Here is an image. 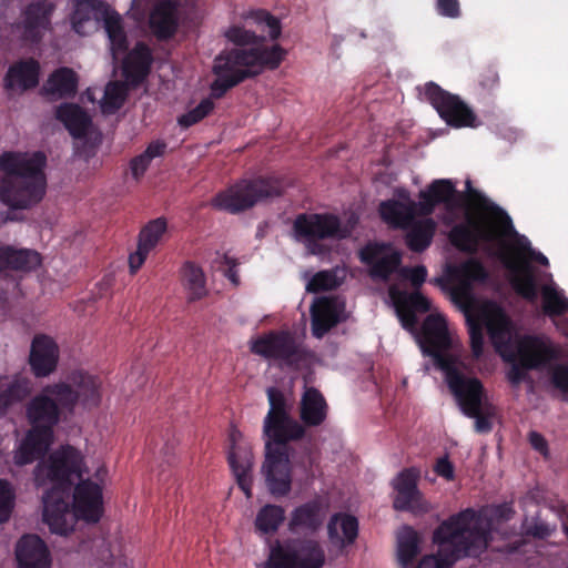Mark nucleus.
Wrapping results in <instances>:
<instances>
[{
	"label": "nucleus",
	"mask_w": 568,
	"mask_h": 568,
	"mask_svg": "<svg viewBox=\"0 0 568 568\" xmlns=\"http://www.w3.org/2000/svg\"><path fill=\"white\" fill-rule=\"evenodd\" d=\"M467 194L456 192V184L448 179L435 180L419 192V207L424 216L430 215L437 204H444L440 221L453 226L449 239L453 245L476 252L479 247L496 256L505 266L508 280L517 294L535 303L542 297L545 313L550 316L565 311L566 302L558 292L551 275L532 265H548L547 257L535 251L527 237L519 235L510 217L499 206L466 182Z\"/></svg>",
	"instance_id": "nucleus-1"
},
{
	"label": "nucleus",
	"mask_w": 568,
	"mask_h": 568,
	"mask_svg": "<svg viewBox=\"0 0 568 568\" xmlns=\"http://www.w3.org/2000/svg\"><path fill=\"white\" fill-rule=\"evenodd\" d=\"M87 471L82 453L64 445L41 459L34 468V483L47 488L43 494V521L50 531L65 536L74 529L78 519L97 523L102 515V491L98 484L83 480L74 488L73 508L70 489Z\"/></svg>",
	"instance_id": "nucleus-2"
},
{
	"label": "nucleus",
	"mask_w": 568,
	"mask_h": 568,
	"mask_svg": "<svg viewBox=\"0 0 568 568\" xmlns=\"http://www.w3.org/2000/svg\"><path fill=\"white\" fill-rule=\"evenodd\" d=\"M493 519L488 509L466 508L443 521L433 534L437 554H420L422 538L413 528L404 526L397 534L396 559L400 568H450L465 557H478L488 547Z\"/></svg>",
	"instance_id": "nucleus-3"
},
{
	"label": "nucleus",
	"mask_w": 568,
	"mask_h": 568,
	"mask_svg": "<svg viewBox=\"0 0 568 568\" xmlns=\"http://www.w3.org/2000/svg\"><path fill=\"white\" fill-rule=\"evenodd\" d=\"M467 323L474 359L484 353L483 329L486 328L495 351L504 361L513 363L508 379L515 385L524 379L525 368L552 367L557 361L559 349L549 338L519 337L511 318L494 302H485L475 314H468Z\"/></svg>",
	"instance_id": "nucleus-4"
},
{
	"label": "nucleus",
	"mask_w": 568,
	"mask_h": 568,
	"mask_svg": "<svg viewBox=\"0 0 568 568\" xmlns=\"http://www.w3.org/2000/svg\"><path fill=\"white\" fill-rule=\"evenodd\" d=\"M225 37L239 48L221 52L214 60L211 84L214 98H221L245 78L260 73L263 68L275 69L283 61L286 51L278 44L264 47L254 34L241 27H232Z\"/></svg>",
	"instance_id": "nucleus-5"
},
{
	"label": "nucleus",
	"mask_w": 568,
	"mask_h": 568,
	"mask_svg": "<svg viewBox=\"0 0 568 568\" xmlns=\"http://www.w3.org/2000/svg\"><path fill=\"white\" fill-rule=\"evenodd\" d=\"M41 152H7L0 156V201L12 209H28L39 203L47 190Z\"/></svg>",
	"instance_id": "nucleus-6"
},
{
	"label": "nucleus",
	"mask_w": 568,
	"mask_h": 568,
	"mask_svg": "<svg viewBox=\"0 0 568 568\" xmlns=\"http://www.w3.org/2000/svg\"><path fill=\"white\" fill-rule=\"evenodd\" d=\"M68 393L59 383L45 386L27 406L32 428L14 454L18 465H27L45 453L53 442V426L67 413Z\"/></svg>",
	"instance_id": "nucleus-7"
},
{
	"label": "nucleus",
	"mask_w": 568,
	"mask_h": 568,
	"mask_svg": "<svg viewBox=\"0 0 568 568\" xmlns=\"http://www.w3.org/2000/svg\"><path fill=\"white\" fill-rule=\"evenodd\" d=\"M418 344L424 354L434 357L436 366L444 373L446 383L448 373L457 376L469 373L463 357L460 341L450 333L442 314L432 313L426 317Z\"/></svg>",
	"instance_id": "nucleus-8"
},
{
	"label": "nucleus",
	"mask_w": 568,
	"mask_h": 568,
	"mask_svg": "<svg viewBox=\"0 0 568 568\" xmlns=\"http://www.w3.org/2000/svg\"><path fill=\"white\" fill-rule=\"evenodd\" d=\"M72 28L80 36H88L103 21L114 61L124 57L128 49L121 17L105 3L98 0H73Z\"/></svg>",
	"instance_id": "nucleus-9"
},
{
	"label": "nucleus",
	"mask_w": 568,
	"mask_h": 568,
	"mask_svg": "<svg viewBox=\"0 0 568 568\" xmlns=\"http://www.w3.org/2000/svg\"><path fill=\"white\" fill-rule=\"evenodd\" d=\"M357 219L351 217L347 223L331 213H303L296 216L293 224L294 239L304 244L307 252L313 255H322L327 248L321 242L347 237Z\"/></svg>",
	"instance_id": "nucleus-10"
},
{
	"label": "nucleus",
	"mask_w": 568,
	"mask_h": 568,
	"mask_svg": "<svg viewBox=\"0 0 568 568\" xmlns=\"http://www.w3.org/2000/svg\"><path fill=\"white\" fill-rule=\"evenodd\" d=\"M284 191L283 183L276 178H258L242 180L220 192L212 199V206L230 213H239L255 204L280 196Z\"/></svg>",
	"instance_id": "nucleus-11"
},
{
	"label": "nucleus",
	"mask_w": 568,
	"mask_h": 568,
	"mask_svg": "<svg viewBox=\"0 0 568 568\" xmlns=\"http://www.w3.org/2000/svg\"><path fill=\"white\" fill-rule=\"evenodd\" d=\"M450 392L457 399L463 413L475 418V428L478 433L491 429L490 419L495 415V407L489 403L480 381L468 375L457 376L448 373Z\"/></svg>",
	"instance_id": "nucleus-12"
},
{
	"label": "nucleus",
	"mask_w": 568,
	"mask_h": 568,
	"mask_svg": "<svg viewBox=\"0 0 568 568\" xmlns=\"http://www.w3.org/2000/svg\"><path fill=\"white\" fill-rule=\"evenodd\" d=\"M266 394L270 409L263 423L265 443L286 446L287 442L302 438L304 426L291 417L293 402L276 387L267 388Z\"/></svg>",
	"instance_id": "nucleus-13"
},
{
	"label": "nucleus",
	"mask_w": 568,
	"mask_h": 568,
	"mask_svg": "<svg viewBox=\"0 0 568 568\" xmlns=\"http://www.w3.org/2000/svg\"><path fill=\"white\" fill-rule=\"evenodd\" d=\"M325 554L321 545L312 539L286 540L271 548L267 568H322Z\"/></svg>",
	"instance_id": "nucleus-14"
},
{
	"label": "nucleus",
	"mask_w": 568,
	"mask_h": 568,
	"mask_svg": "<svg viewBox=\"0 0 568 568\" xmlns=\"http://www.w3.org/2000/svg\"><path fill=\"white\" fill-rule=\"evenodd\" d=\"M251 351L282 367L300 368L308 363L311 354L287 332L270 333L251 343Z\"/></svg>",
	"instance_id": "nucleus-15"
},
{
	"label": "nucleus",
	"mask_w": 568,
	"mask_h": 568,
	"mask_svg": "<svg viewBox=\"0 0 568 568\" xmlns=\"http://www.w3.org/2000/svg\"><path fill=\"white\" fill-rule=\"evenodd\" d=\"M261 474L272 496L285 497L290 494L292 489V466L286 446L265 443Z\"/></svg>",
	"instance_id": "nucleus-16"
},
{
	"label": "nucleus",
	"mask_w": 568,
	"mask_h": 568,
	"mask_svg": "<svg viewBox=\"0 0 568 568\" xmlns=\"http://www.w3.org/2000/svg\"><path fill=\"white\" fill-rule=\"evenodd\" d=\"M59 384L68 393V414L74 413L77 408L92 410L102 402V381L95 375L75 371L69 375L68 382Z\"/></svg>",
	"instance_id": "nucleus-17"
},
{
	"label": "nucleus",
	"mask_w": 568,
	"mask_h": 568,
	"mask_svg": "<svg viewBox=\"0 0 568 568\" xmlns=\"http://www.w3.org/2000/svg\"><path fill=\"white\" fill-rule=\"evenodd\" d=\"M425 95L447 124L455 128L476 125L475 115L458 97L442 90L435 83L426 84Z\"/></svg>",
	"instance_id": "nucleus-18"
},
{
	"label": "nucleus",
	"mask_w": 568,
	"mask_h": 568,
	"mask_svg": "<svg viewBox=\"0 0 568 568\" xmlns=\"http://www.w3.org/2000/svg\"><path fill=\"white\" fill-rule=\"evenodd\" d=\"M227 459L239 487L250 499L252 497L253 453L242 433L235 428H232L229 434Z\"/></svg>",
	"instance_id": "nucleus-19"
},
{
	"label": "nucleus",
	"mask_w": 568,
	"mask_h": 568,
	"mask_svg": "<svg viewBox=\"0 0 568 568\" xmlns=\"http://www.w3.org/2000/svg\"><path fill=\"white\" fill-rule=\"evenodd\" d=\"M419 475V470L412 467L404 469L393 479L392 484L396 493L393 501L395 509L416 514L427 513L432 509V505L417 488Z\"/></svg>",
	"instance_id": "nucleus-20"
},
{
	"label": "nucleus",
	"mask_w": 568,
	"mask_h": 568,
	"mask_svg": "<svg viewBox=\"0 0 568 568\" xmlns=\"http://www.w3.org/2000/svg\"><path fill=\"white\" fill-rule=\"evenodd\" d=\"M379 213L384 222L395 229H408V226L422 214L419 202L410 199L409 193L398 189L395 196L384 201L379 205Z\"/></svg>",
	"instance_id": "nucleus-21"
},
{
	"label": "nucleus",
	"mask_w": 568,
	"mask_h": 568,
	"mask_svg": "<svg viewBox=\"0 0 568 568\" xmlns=\"http://www.w3.org/2000/svg\"><path fill=\"white\" fill-rule=\"evenodd\" d=\"M327 511V504L320 498L306 501L291 511L287 528L294 535H313L322 527Z\"/></svg>",
	"instance_id": "nucleus-22"
},
{
	"label": "nucleus",
	"mask_w": 568,
	"mask_h": 568,
	"mask_svg": "<svg viewBox=\"0 0 568 568\" xmlns=\"http://www.w3.org/2000/svg\"><path fill=\"white\" fill-rule=\"evenodd\" d=\"M374 278L386 280L400 264V253L388 244H367L359 253Z\"/></svg>",
	"instance_id": "nucleus-23"
},
{
	"label": "nucleus",
	"mask_w": 568,
	"mask_h": 568,
	"mask_svg": "<svg viewBox=\"0 0 568 568\" xmlns=\"http://www.w3.org/2000/svg\"><path fill=\"white\" fill-rule=\"evenodd\" d=\"M388 295L403 326L409 331L417 322L415 312L424 313L430 310V301L419 292L407 293L392 285Z\"/></svg>",
	"instance_id": "nucleus-24"
},
{
	"label": "nucleus",
	"mask_w": 568,
	"mask_h": 568,
	"mask_svg": "<svg viewBox=\"0 0 568 568\" xmlns=\"http://www.w3.org/2000/svg\"><path fill=\"white\" fill-rule=\"evenodd\" d=\"M311 313L313 335L321 338L345 318V304L338 297H321L313 303Z\"/></svg>",
	"instance_id": "nucleus-25"
},
{
	"label": "nucleus",
	"mask_w": 568,
	"mask_h": 568,
	"mask_svg": "<svg viewBox=\"0 0 568 568\" xmlns=\"http://www.w3.org/2000/svg\"><path fill=\"white\" fill-rule=\"evenodd\" d=\"M19 568H50L51 556L44 541L36 535H26L16 546Z\"/></svg>",
	"instance_id": "nucleus-26"
},
{
	"label": "nucleus",
	"mask_w": 568,
	"mask_h": 568,
	"mask_svg": "<svg viewBox=\"0 0 568 568\" xmlns=\"http://www.w3.org/2000/svg\"><path fill=\"white\" fill-rule=\"evenodd\" d=\"M40 64L29 58L17 61L9 69L4 78V88L11 94H20L39 83Z\"/></svg>",
	"instance_id": "nucleus-27"
},
{
	"label": "nucleus",
	"mask_w": 568,
	"mask_h": 568,
	"mask_svg": "<svg viewBox=\"0 0 568 568\" xmlns=\"http://www.w3.org/2000/svg\"><path fill=\"white\" fill-rule=\"evenodd\" d=\"M59 349L55 342L45 335L34 337L31 345L30 365L36 376L45 377L57 367Z\"/></svg>",
	"instance_id": "nucleus-28"
},
{
	"label": "nucleus",
	"mask_w": 568,
	"mask_h": 568,
	"mask_svg": "<svg viewBox=\"0 0 568 568\" xmlns=\"http://www.w3.org/2000/svg\"><path fill=\"white\" fill-rule=\"evenodd\" d=\"M53 8L50 3H36L28 7L22 23L16 28L26 41H39L49 29L50 14Z\"/></svg>",
	"instance_id": "nucleus-29"
},
{
	"label": "nucleus",
	"mask_w": 568,
	"mask_h": 568,
	"mask_svg": "<svg viewBox=\"0 0 568 568\" xmlns=\"http://www.w3.org/2000/svg\"><path fill=\"white\" fill-rule=\"evenodd\" d=\"M450 273L455 282L454 294L465 301L470 297L471 286L487 278L485 267L474 258L453 266Z\"/></svg>",
	"instance_id": "nucleus-30"
},
{
	"label": "nucleus",
	"mask_w": 568,
	"mask_h": 568,
	"mask_svg": "<svg viewBox=\"0 0 568 568\" xmlns=\"http://www.w3.org/2000/svg\"><path fill=\"white\" fill-rule=\"evenodd\" d=\"M40 264V254L34 250L11 245L0 246V272H30L39 267Z\"/></svg>",
	"instance_id": "nucleus-31"
},
{
	"label": "nucleus",
	"mask_w": 568,
	"mask_h": 568,
	"mask_svg": "<svg viewBox=\"0 0 568 568\" xmlns=\"http://www.w3.org/2000/svg\"><path fill=\"white\" fill-rule=\"evenodd\" d=\"M152 62L150 49L138 43L123 59L122 70L126 84L135 85L148 75Z\"/></svg>",
	"instance_id": "nucleus-32"
},
{
	"label": "nucleus",
	"mask_w": 568,
	"mask_h": 568,
	"mask_svg": "<svg viewBox=\"0 0 568 568\" xmlns=\"http://www.w3.org/2000/svg\"><path fill=\"white\" fill-rule=\"evenodd\" d=\"M328 413L324 396L314 387H307L302 395L300 417L306 426L322 425Z\"/></svg>",
	"instance_id": "nucleus-33"
},
{
	"label": "nucleus",
	"mask_w": 568,
	"mask_h": 568,
	"mask_svg": "<svg viewBox=\"0 0 568 568\" xmlns=\"http://www.w3.org/2000/svg\"><path fill=\"white\" fill-rule=\"evenodd\" d=\"M358 532V523L354 516L347 514L334 515L327 525V534L334 547L343 548L354 542Z\"/></svg>",
	"instance_id": "nucleus-34"
},
{
	"label": "nucleus",
	"mask_w": 568,
	"mask_h": 568,
	"mask_svg": "<svg viewBox=\"0 0 568 568\" xmlns=\"http://www.w3.org/2000/svg\"><path fill=\"white\" fill-rule=\"evenodd\" d=\"M436 222L429 216H423L420 220H414L408 226L406 234L407 246L415 252H423L426 250L435 235Z\"/></svg>",
	"instance_id": "nucleus-35"
},
{
	"label": "nucleus",
	"mask_w": 568,
	"mask_h": 568,
	"mask_svg": "<svg viewBox=\"0 0 568 568\" xmlns=\"http://www.w3.org/2000/svg\"><path fill=\"white\" fill-rule=\"evenodd\" d=\"M57 118L63 122L69 132L75 136H83L90 124V116L75 104H62L57 110Z\"/></svg>",
	"instance_id": "nucleus-36"
},
{
	"label": "nucleus",
	"mask_w": 568,
	"mask_h": 568,
	"mask_svg": "<svg viewBox=\"0 0 568 568\" xmlns=\"http://www.w3.org/2000/svg\"><path fill=\"white\" fill-rule=\"evenodd\" d=\"M77 85L75 72L69 68H60L49 77L43 90L47 94L62 98L74 93Z\"/></svg>",
	"instance_id": "nucleus-37"
},
{
	"label": "nucleus",
	"mask_w": 568,
	"mask_h": 568,
	"mask_svg": "<svg viewBox=\"0 0 568 568\" xmlns=\"http://www.w3.org/2000/svg\"><path fill=\"white\" fill-rule=\"evenodd\" d=\"M285 518V510L282 506L267 504L263 506L255 517V528L263 535L277 531Z\"/></svg>",
	"instance_id": "nucleus-38"
},
{
	"label": "nucleus",
	"mask_w": 568,
	"mask_h": 568,
	"mask_svg": "<svg viewBox=\"0 0 568 568\" xmlns=\"http://www.w3.org/2000/svg\"><path fill=\"white\" fill-rule=\"evenodd\" d=\"M166 143L161 140L152 141L145 151L130 162V172L135 181H140L146 170L149 169L152 160L160 158L165 153Z\"/></svg>",
	"instance_id": "nucleus-39"
},
{
	"label": "nucleus",
	"mask_w": 568,
	"mask_h": 568,
	"mask_svg": "<svg viewBox=\"0 0 568 568\" xmlns=\"http://www.w3.org/2000/svg\"><path fill=\"white\" fill-rule=\"evenodd\" d=\"M182 283L190 301L200 300L205 296V277L199 266L186 263L182 268Z\"/></svg>",
	"instance_id": "nucleus-40"
},
{
	"label": "nucleus",
	"mask_w": 568,
	"mask_h": 568,
	"mask_svg": "<svg viewBox=\"0 0 568 568\" xmlns=\"http://www.w3.org/2000/svg\"><path fill=\"white\" fill-rule=\"evenodd\" d=\"M168 231V222L164 217H158L148 222L140 231L138 244L152 252L163 240Z\"/></svg>",
	"instance_id": "nucleus-41"
},
{
	"label": "nucleus",
	"mask_w": 568,
	"mask_h": 568,
	"mask_svg": "<svg viewBox=\"0 0 568 568\" xmlns=\"http://www.w3.org/2000/svg\"><path fill=\"white\" fill-rule=\"evenodd\" d=\"M0 394V408L6 409L14 403L23 400L31 392L30 382L24 377H14Z\"/></svg>",
	"instance_id": "nucleus-42"
},
{
	"label": "nucleus",
	"mask_w": 568,
	"mask_h": 568,
	"mask_svg": "<svg viewBox=\"0 0 568 568\" xmlns=\"http://www.w3.org/2000/svg\"><path fill=\"white\" fill-rule=\"evenodd\" d=\"M128 93L125 83L122 82H110L104 91L103 99L101 101V110L103 113L111 114L119 110Z\"/></svg>",
	"instance_id": "nucleus-43"
},
{
	"label": "nucleus",
	"mask_w": 568,
	"mask_h": 568,
	"mask_svg": "<svg viewBox=\"0 0 568 568\" xmlns=\"http://www.w3.org/2000/svg\"><path fill=\"white\" fill-rule=\"evenodd\" d=\"M341 280L336 272L321 271L316 273L306 284V290L310 292L327 291L337 287Z\"/></svg>",
	"instance_id": "nucleus-44"
},
{
	"label": "nucleus",
	"mask_w": 568,
	"mask_h": 568,
	"mask_svg": "<svg viewBox=\"0 0 568 568\" xmlns=\"http://www.w3.org/2000/svg\"><path fill=\"white\" fill-rule=\"evenodd\" d=\"M254 23L261 27V31L267 32L271 39H276L281 34L280 21L264 10L252 12L248 17Z\"/></svg>",
	"instance_id": "nucleus-45"
},
{
	"label": "nucleus",
	"mask_w": 568,
	"mask_h": 568,
	"mask_svg": "<svg viewBox=\"0 0 568 568\" xmlns=\"http://www.w3.org/2000/svg\"><path fill=\"white\" fill-rule=\"evenodd\" d=\"M213 109V101L211 99H204L195 108L181 115L178 122L180 125L189 128L204 119Z\"/></svg>",
	"instance_id": "nucleus-46"
},
{
	"label": "nucleus",
	"mask_w": 568,
	"mask_h": 568,
	"mask_svg": "<svg viewBox=\"0 0 568 568\" xmlns=\"http://www.w3.org/2000/svg\"><path fill=\"white\" fill-rule=\"evenodd\" d=\"M13 503L14 494L10 484L6 480H0V523L9 519Z\"/></svg>",
	"instance_id": "nucleus-47"
},
{
	"label": "nucleus",
	"mask_w": 568,
	"mask_h": 568,
	"mask_svg": "<svg viewBox=\"0 0 568 568\" xmlns=\"http://www.w3.org/2000/svg\"><path fill=\"white\" fill-rule=\"evenodd\" d=\"M400 277L408 280L414 287H419L426 280L427 270L423 265L415 267H402L398 270Z\"/></svg>",
	"instance_id": "nucleus-48"
},
{
	"label": "nucleus",
	"mask_w": 568,
	"mask_h": 568,
	"mask_svg": "<svg viewBox=\"0 0 568 568\" xmlns=\"http://www.w3.org/2000/svg\"><path fill=\"white\" fill-rule=\"evenodd\" d=\"M434 470L438 476L446 480H453L455 477L454 465L449 462L447 456L440 457L436 460Z\"/></svg>",
	"instance_id": "nucleus-49"
},
{
	"label": "nucleus",
	"mask_w": 568,
	"mask_h": 568,
	"mask_svg": "<svg viewBox=\"0 0 568 568\" xmlns=\"http://www.w3.org/2000/svg\"><path fill=\"white\" fill-rule=\"evenodd\" d=\"M437 11L439 14L447 18L459 17V2L458 0H437Z\"/></svg>",
	"instance_id": "nucleus-50"
},
{
	"label": "nucleus",
	"mask_w": 568,
	"mask_h": 568,
	"mask_svg": "<svg viewBox=\"0 0 568 568\" xmlns=\"http://www.w3.org/2000/svg\"><path fill=\"white\" fill-rule=\"evenodd\" d=\"M150 253L151 252L138 244L136 251L129 256V267L132 274L141 268Z\"/></svg>",
	"instance_id": "nucleus-51"
},
{
	"label": "nucleus",
	"mask_w": 568,
	"mask_h": 568,
	"mask_svg": "<svg viewBox=\"0 0 568 568\" xmlns=\"http://www.w3.org/2000/svg\"><path fill=\"white\" fill-rule=\"evenodd\" d=\"M552 382L565 393L568 389V368L562 365L555 367L552 372Z\"/></svg>",
	"instance_id": "nucleus-52"
},
{
	"label": "nucleus",
	"mask_w": 568,
	"mask_h": 568,
	"mask_svg": "<svg viewBox=\"0 0 568 568\" xmlns=\"http://www.w3.org/2000/svg\"><path fill=\"white\" fill-rule=\"evenodd\" d=\"M529 442H530V445L534 447V449H536L544 456H547V454H548L547 443H546L545 438L539 433L530 432Z\"/></svg>",
	"instance_id": "nucleus-53"
},
{
	"label": "nucleus",
	"mask_w": 568,
	"mask_h": 568,
	"mask_svg": "<svg viewBox=\"0 0 568 568\" xmlns=\"http://www.w3.org/2000/svg\"><path fill=\"white\" fill-rule=\"evenodd\" d=\"M106 473H108L106 468H105L104 466H100V467L97 469V471H95V477H97V479H99V480H101V481H102V480L105 478Z\"/></svg>",
	"instance_id": "nucleus-54"
},
{
	"label": "nucleus",
	"mask_w": 568,
	"mask_h": 568,
	"mask_svg": "<svg viewBox=\"0 0 568 568\" xmlns=\"http://www.w3.org/2000/svg\"><path fill=\"white\" fill-rule=\"evenodd\" d=\"M9 220H11L9 214L0 213V225L4 224Z\"/></svg>",
	"instance_id": "nucleus-55"
},
{
	"label": "nucleus",
	"mask_w": 568,
	"mask_h": 568,
	"mask_svg": "<svg viewBox=\"0 0 568 568\" xmlns=\"http://www.w3.org/2000/svg\"><path fill=\"white\" fill-rule=\"evenodd\" d=\"M230 278L232 280L233 283H236V277H235V275L233 273L230 274Z\"/></svg>",
	"instance_id": "nucleus-56"
},
{
	"label": "nucleus",
	"mask_w": 568,
	"mask_h": 568,
	"mask_svg": "<svg viewBox=\"0 0 568 568\" xmlns=\"http://www.w3.org/2000/svg\"><path fill=\"white\" fill-rule=\"evenodd\" d=\"M562 529H564L565 532L568 534V525L567 524H565V523L562 524Z\"/></svg>",
	"instance_id": "nucleus-57"
},
{
	"label": "nucleus",
	"mask_w": 568,
	"mask_h": 568,
	"mask_svg": "<svg viewBox=\"0 0 568 568\" xmlns=\"http://www.w3.org/2000/svg\"><path fill=\"white\" fill-rule=\"evenodd\" d=\"M87 95H88V98H89L90 100H93V98L91 97V91H90V90H88V91H87Z\"/></svg>",
	"instance_id": "nucleus-58"
}]
</instances>
